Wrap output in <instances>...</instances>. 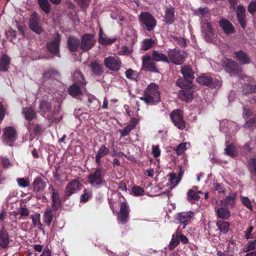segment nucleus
Listing matches in <instances>:
<instances>
[{"mask_svg": "<svg viewBox=\"0 0 256 256\" xmlns=\"http://www.w3.org/2000/svg\"><path fill=\"white\" fill-rule=\"evenodd\" d=\"M140 99L148 104H152L159 102L160 92L158 86L154 83L150 84L144 92V96L140 97Z\"/></svg>", "mask_w": 256, "mask_h": 256, "instance_id": "f257e3e1", "label": "nucleus"}, {"mask_svg": "<svg viewBox=\"0 0 256 256\" xmlns=\"http://www.w3.org/2000/svg\"><path fill=\"white\" fill-rule=\"evenodd\" d=\"M183 80L182 79L178 80L176 84L180 88L183 89L180 91L178 93V97L180 98L184 101H190L193 99L194 90L192 88L191 84H183Z\"/></svg>", "mask_w": 256, "mask_h": 256, "instance_id": "f03ea898", "label": "nucleus"}, {"mask_svg": "<svg viewBox=\"0 0 256 256\" xmlns=\"http://www.w3.org/2000/svg\"><path fill=\"white\" fill-rule=\"evenodd\" d=\"M214 23L206 19L201 22V31L206 40L211 42L214 36Z\"/></svg>", "mask_w": 256, "mask_h": 256, "instance_id": "7ed1b4c3", "label": "nucleus"}, {"mask_svg": "<svg viewBox=\"0 0 256 256\" xmlns=\"http://www.w3.org/2000/svg\"><path fill=\"white\" fill-rule=\"evenodd\" d=\"M142 27L148 31L152 30L156 25V20L148 12H142L139 16Z\"/></svg>", "mask_w": 256, "mask_h": 256, "instance_id": "20e7f679", "label": "nucleus"}, {"mask_svg": "<svg viewBox=\"0 0 256 256\" xmlns=\"http://www.w3.org/2000/svg\"><path fill=\"white\" fill-rule=\"evenodd\" d=\"M82 182L78 179L74 180L68 183L66 187L64 196L69 197L82 189Z\"/></svg>", "mask_w": 256, "mask_h": 256, "instance_id": "39448f33", "label": "nucleus"}, {"mask_svg": "<svg viewBox=\"0 0 256 256\" xmlns=\"http://www.w3.org/2000/svg\"><path fill=\"white\" fill-rule=\"evenodd\" d=\"M102 168H96L88 176L90 184L94 186H99L102 183L104 177L102 176Z\"/></svg>", "mask_w": 256, "mask_h": 256, "instance_id": "423d86ee", "label": "nucleus"}, {"mask_svg": "<svg viewBox=\"0 0 256 256\" xmlns=\"http://www.w3.org/2000/svg\"><path fill=\"white\" fill-rule=\"evenodd\" d=\"M168 56L172 62L180 64L184 62L186 54L184 52L174 48L169 50Z\"/></svg>", "mask_w": 256, "mask_h": 256, "instance_id": "0eeeda50", "label": "nucleus"}, {"mask_svg": "<svg viewBox=\"0 0 256 256\" xmlns=\"http://www.w3.org/2000/svg\"><path fill=\"white\" fill-rule=\"evenodd\" d=\"M223 65L226 71L232 76L240 72L238 64L232 60H226L223 62Z\"/></svg>", "mask_w": 256, "mask_h": 256, "instance_id": "6e6552de", "label": "nucleus"}, {"mask_svg": "<svg viewBox=\"0 0 256 256\" xmlns=\"http://www.w3.org/2000/svg\"><path fill=\"white\" fill-rule=\"evenodd\" d=\"M170 118L174 124L180 129H184L186 127L180 110L173 111L170 114Z\"/></svg>", "mask_w": 256, "mask_h": 256, "instance_id": "1a4fd4ad", "label": "nucleus"}, {"mask_svg": "<svg viewBox=\"0 0 256 256\" xmlns=\"http://www.w3.org/2000/svg\"><path fill=\"white\" fill-rule=\"evenodd\" d=\"M104 64L112 70H118L120 68L121 62L116 56H109L104 59Z\"/></svg>", "mask_w": 256, "mask_h": 256, "instance_id": "9d476101", "label": "nucleus"}, {"mask_svg": "<svg viewBox=\"0 0 256 256\" xmlns=\"http://www.w3.org/2000/svg\"><path fill=\"white\" fill-rule=\"evenodd\" d=\"M129 208L127 203L123 202L120 204V211L118 214V220L119 223L125 224L128 220Z\"/></svg>", "mask_w": 256, "mask_h": 256, "instance_id": "9b49d317", "label": "nucleus"}, {"mask_svg": "<svg viewBox=\"0 0 256 256\" xmlns=\"http://www.w3.org/2000/svg\"><path fill=\"white\" fill-rule=\"evenodd\" d=\"M96 40L92 35L86 34L84 35L82 40L80 48L84 50H88L94 45Z\"/></svg>", "mask_w": 256, "mask_h": 256, "instance_id": "f8f14e48", "label": "nucleus"}, {"mask_svg": "<svg viewBox=\"0 0 256 256\" xmlns=\"http://www.w3.org/2000/svg\"><path fill=\"white\" fill-rule=\"evenodd\" d=\"M30 28L36 34H40L42 32V28L41 24L38 18V15L36 13H34L30 20Z\"/></svg>", "mask_w": 256, "mask_h": 256, "instance_id": "ddd939ff", "label": "nucleus"}, {"mask_svg": "<svg viewBox=\"0 0 256 256\" xmlns=\"http://www.w3.org/2000/svg\"><path fill=\"white\" fill-rule=\"evenodd\" d=\"M16 132L14 128L8 127L5 128L3 134V138L4 141L9 144L12 145V142L16 140Z\"/></svg>", "mask_w": 256, "mask_h": 256, "instance_id": "4468645a", "label": "nucleus"}, {"mask_svg": "<svg viewBox=\"0 0 256 256\" xmlns=\"http://www.w3.org/2000/svg\"><path fill=\"white\" fill-rule=\"evenodd\" d=\"M142 68L146 70L158 72L155 64L152 62L149 56H146L142 58Z\"/></svg>", "mask_w": 256, "mask_h": 256, "instance_id": "2eb2a0df", "label": "nucleus"}, {"mask_svg": "<svg viewBox=\"0 0 256 256\" xmlns=\"http://www.w3.org/2000/svg\"><path fill=\"white\" fill-rule=\"evenodd\" d=\"M194 216L192 212H182L178 214L176 219L180 223L184 224L182 228H184L187 222L190 221Z\"/></svg>", "mask_w": 256, "mask_h": 256, "instance_id": "dca6fc26", "label": "nucleus"}, {"mask_svg": "<svg viewBox=\"0 0 256 256\" xmlns=\"http://www.w3.org/2000/svg\"><path fill=\"white\" fill-rule=\"evenodd\" d=\"M180 71L186 81V84H192L194 78V72L191 68L189 66H184L182 68Z\"/></svg>", "mask_w": 256, "mask_h": 256, "instance_id": "f3484780", "label": "nucleus"}, {"mask_svg": "<svg viewBox=\"0 0 256 256\" xmlns=\"http://www.w3.org/2000/svg\"><path fill=\"white\" fill-rule=\"evenodd\" d=\"M60 38L59 35H57L56 37L53 40L47 44L48 49L50 52L56 54H59Z\"/></svg>", "mask_w": 256, "mask_h": 256, "instance_id": "a211bd4d", "label": "nucleus"}, {"mask_svg": "<svg viewBox=\"0 0 256 256\" xmlns=\"http://www.w3.org/2000/svg\"><path fill=\"white\" fill-rule=\"evenodd\" d=\"M236 15L241 26L244 28L246 26L244 8L242 6H238L236 10Z\"/></svg>", "mask_w": 256, "mask_h": 256, "instance_id": "6ab92c4d", "label": "nucleus"}, {"mask_svg": "<svg viewBox=\"0 0 256 256\" xmlns=\"http://www.w3.org/2000/svg\"><path fill=\"white\" fill-rule=\"evenodd\" d=\"M110 149L104 145H102L96 156V162L98 165L100 164V158L108 154Z\"/></svg>", "mask_w": 256, "mask_h": 256, "instance_id": "aec40b11", "label": "nucleus"}, {"mask_svg": "<svg viewBox=\"0 0 256 256\" xmlns=\"http://www.w3.org/2000/svg\"><path fill=\"white\" fill-rule=\"evenodd\" d=\"M116 40V38H109L103 32L102 28L100 30L98 42L102 45L110 44Z\"/></svg>", "mask_w": 256, "mask_h": 256, "instance_id": "412c9836", "label": "nucleus"}, {"mask_svg": "<svg viewBox=\"0 0 256 256\" xmlns=\"http://www.w3.org/2000/svg\"><path fill=\"white\" fill-rule=\"evenodd\" d=\"M137 123L138 120L136 118H132L128 125L124 130H120L121 136H127L135 128Z\"/></svg>", "mask_w": 256, "mask_h": 256, "instance_id": "4be33fe9", "label": "nucleus"}, {"mask_svg": "<svg viewBox=\"0 0 256 256\" xmlns=\"http://www.w3.org/2000/svg\"><path fill=\"white\" fill-rule=\"evenodd\" d=\"M220 26L226 34H232L234 32V26L226 20H222L220 22Z\"/></svg>", "mask_w": 256, "mask_h": 256, "instance_id": "5701e85b", "label": "nucleus"}, {"mask_svg": "<svg viewBox=\"0 0 256 256\" xmlns=\"http://www.w3.org/2000/svg\"><path fill=\"white\" fill-rule=\"evenodd\" d=\"M235 57L241 64H248L250 62L249 57L242 51L236 52L234 53Z\"/></svg>", "mask_w": 256, "mask_h": 256, "instance_id": "b1692460", "label": "nucleus"}, {"mask_svg": "<svg viewBox=\"0 0 256 256\" xmlns=\"http://www.w3.org/2000/svg\"><path fill=\"white\" fill-rule=\"evenodd\" d=\"M236 198V194L232 192L225 199L221 200V204L224 206H234L235 204Z\"/></svg>", "mask_w": 256, "mask_h": 256, "instance_id": "393cba45", "label": "nucleus"}, {"mask_svg": "<svg viewBox=\"0 0 256 256\" xmlns=\"http://www.w3.org/2000/svg\"><path fill=\"white\" fill-rule=\"evenodd\" d=\"M9 236L6 230L0 231V246L2 248L7 247L9 244Z\"/></svg>", "mask_w": 256, "mask_h": 256, "instance_id": "a878e982", "label": "nucleus"}, {"mask_svg": "<svg viewBox=\"0 0 256 256\" xmlns=\"http://www.w3.org/2000/svg\"><path fill=\"white\" fill-rule=\"evenodd\" d=\"M164 20L167 24H172L174 19V8L172 7L168 8L165 12Z\"/></svg>", "mask_w": 256, "mask_h": 256, "instance_id": "bb28decb", "label": "nucleus"}, {"mask_svg": "<svg viewBox=\"0 0 256 256\" xmlns=\"http://www.w3.org/2000/svg\"><path fill=\"white\" fill-rule=\"evenodd\" d=\"M200 191H197V188L194 187L188 190V199L189 201L198 200L200 198L198 194H201Z\"/></svg>", "mask_w": 256, "mask_h": 256, "instance_id": "cd10ccee", "label": "nucleus"}, {"mask_svg": "<svg viewBox=\"0 0 256 256\" xmlns=\"http://www.w3.org/2000/svg\"><path fill=\"white\" fill-rule=\"evenodd\" d=\"M218 217L222 219H227L230 216V210L225 208H216Z\"/></svg>", "mask_w": 256, "mask_h": 256, "instance_id": "c85d7f7f", "label": "nucleus"}, {"mask_svg": "<svg viewBox=\"0 0 256 256\" xmlns=\"http://www.w3.org/2000/svg\"><path fill=\"white\" fill-rule=\"evenodd\" d=\"M51 192H52V208L54 210H56L60 204L59 194L58 192L53 188H52Z\"/></svg>", "mask_w": 256, "mask_h": 256, "instance_id": "c756f323", "label": "nucleus"}, {"mask_svg": "<svg viewBox=\"0 0 256 256\" xmlns=\"http://www.w3.org/2000/svg\"><path fill=\"white\" fill-rule=\"evenodd\" d=\"M10 58L6 55H4L0 60V72H6L8 70L10 64Z\"/></svg>", "mask_w": 256, "mask_h": 256, "instance_id": "7c9ffc66", "label": "nucleus"}, {"mask_svg": "<svg viewBox=\"0 0 256 256\" xmlns=\"http://www.w3.org/2000/svg\"><path fill=\"white\" fill-rule=\"evenodd\" d=\"M46 184L43 182L41 178H37L35 179L33 183V187L34 190L40 192L44 189Z\"/></svg>", "mask_w": 256, "mask_h": 256, "instance_id": "2f4dec72", "label": "nucleus"}, {"mask_svg": "<svg viewBox=\"0 0 256 256\" xmlns=\"http://www.w3.org/2000/svg\"><path fill=\"white\" fill-rule=\"evenodd\" d=\"M79 40L74 37H70L68 40V48L71 51H75L77 50L79 45Z\"/></svg>", "mask_w": 256, "mask_h": 256, "instance_id": "473e14b6", "label": "nucleus"}, {"mask_svg": "<svg viewBox=\"0 0 256 256\" xmlns=\"http://www.w3.org/2000/svg\"><path fill=\"white\" fill-rule=\"evenodd\" d=\"M212 80V78L210 76L202 74L197 78L198 82L204 85L209 86Z\"/></svg>", "mask_w": 256, "mask_h": 256, "instance_id": "72a5a7b5", "label": "nucleus"}, {"mask_svg": "<svg viewBox=\"0 0 256 256\" xmlns=\"http://www.w3.org/2000/svg\"><path fill=\"white\" fill-rule=\"evenodd\" d=\"M179 234L176 231L172 236V238L169 244V248L170 250H174L179 244Z\"/></svg>", "mask_w": 256, "mask_h": 256, "instance_id": "f704fd0d", "label": "nucleus"}, {"mask_svg": "<svg viewBox=\"0 0 256 256\" xmlns=\"http://www.w3.org/2000/svg\"><path fill=\"white\" fill-rule=\"evenodd\" d=\"M68 92L72 96H76L81 94L82 90L80 86L76 84H74L70 87Z\"/></svg>", "mask_w": 256, "mask_h": 256, "instance_id": "c9c22d12", "label": "nucleus"}, {"mask_svg": "<svg viewBox=\"0 0 256 256\" xmlns=\"http://www.w3.org/2000/svg\"><path fill=\"white\" fill-rule=\"evenodd\" d=\"M22 114L25 116V118L28 120H30L35 118L36 113L34 110L31 108H24L22 110Z\"/></svg>", "mask_w": 256, "mask_h": 256, "instance_id": "e433bc0d", "label": "nucleus"}, {"mask_svg": "<svg viewBox=\"0 0 256 256\" xmlns=\"http://www.w3.org/2000/svg\"><path fill=\"white\" fill-rule=\"evenodd\" d=\"M40 8L46 14H48L50 10V5L48 0H38Z\"/></svg>", "mask_w": 256, "mask_h": 256, "instance_id": "4c0bfd02", "label": "nucleus"}, {"mask_svg": "<svg viewBox=\"0 0 256 256\" xmlns=\"http://www.w3.org/2000/svg\"><path fill=\"white\" fill-rule=\"evenodd\" d=\"M152 55V59L155 61L168 62L167 57L162 53L159 52L157 51H154Z\"/></svg>", "mask_w": 256, "mask_h": 256, "instance_id": "58836bf2", "label": "nucleus"}, {"mask_svg": "<svg viewBox=\"0 0 256 256\" xmlns=\"http://www.w3.org/2000/svg\"><path fill=\"white\" fill-rule=\"evenodd\" d=\"M216 225L220 231L224 234L226 233L229 229L230 224L228 222L219 220L217 222Z\"/></svg>", "mask_w": 256, "mask_h": 256, "instance_id": "ea45409f", "label": "nucleus"}, {"mask_svg": "<svg viewBox=\"0 0 256 256\" xmlns=\"http://www.w3.org/2000/svg\"><path fill=\"white\" fill-rule=\"evenodd\" d=\"M225 152L231 157H234L237 155L236 148L233 144L228 146L225 148Z\"/></svg>", "mask_w": 256, "mask_h": 256, "instance_id": "a19ab883", "label": "nucleus"}, {"mask_svg": "<svg viewBox=\"0 0 256 256\" xmlns=\"http://www.w3.org/2000/svg\"><path fill=\"white\" fill-rule=\"evenodd\" d=\"M180 178L176 177L174 173L170 174L169 183L172 186V188L176 186L180 182Z\"/></svg>", "mask_w": 256, "mask_h": 256, "instance_id": "79ce46f5", "label": "nucleus"}, {"mask_svg": "<svg viewBox=\"0 0 256 256\" xmlns=\"http://www.w3.org/2000/svg\"><path fill=\"white\" fill-rule=\"evenodd\" d=\"M128 38H130L132 43H134L136 40L137 36L136 31L132 28L129 29L126 32Z\"/></svg>", "mask_w": 256, "mask_h": 256, "instance_id": "37998d69", "label": "nucleus"}, {"mask_svg": "<svg viewBox=\"0 0 256 256\" xmlns=\"http://www.w3.org/2000/svg\"><path fill=\"white\" fill-rule=\"evenodd\" d=\"M40 216L39 214H36L32 216V222L34 227L40 228L41 226Z\"/></svg>", "mask_w": 256, "mask_h": 256, "instance_id": "c03bdc74", "label": "nucleus"}, {"mask_svg": "<svg viewBox=\"0 0 256 256\" xmlns=\"http://www.w3.org/2000/svg\"><path fill=\"white\" fill-rule=\"evenodd\" d=\"M154 44V42L152 39H146L142 42V48L143 50H146L150 48Z\"/></svg>", "mask_w": 256, "mask_h": 256, "instance_id": "a18cd8bd", "label": "nucleus"}, {"mask_svg": "<svg viewBox=\"0 0 256 256\" xmlns=\"http://www.w3.org/2000/svg\"><path fill=\"white\" fill-rule=\"evenodd\" d=\"M248 168L250 172L256 175V160L251 158L248 162Z\"/></svg>", "mask_w": 256, "mask_h": 256, "instance_id": "49530a36", "label": "nucleus"}, {"mask_svg": "<svg viewBox=\"0 0 256 256\" xmlns=\"http://www.w3.org/2000/svg\"><path fill=\"white\" fill-rule=\"evenodd\" d=\"M189 144L186 142H183L180 144L175 150L178 154H181L184 152L187 148V146H189Z\"/></svg>", "mask_w": 256, "mask_h": 256, "instance_id": "de8ad7c7", "label": "nucleus"}, {"mask_svg": "<svg viewBox=\"0 0 256 256\" xmlns=\"http://www.w3.org/2000/svg\"><path fill=\"white\" fill-rule=\"evenodd\" d=\"M194 14L200 17H204L208 14V10L207 8H200L194 10Z\"/></svg>", "mask_w": 256, "mask_h": 256, "instance_id": "09e8293b", "label": "nucleus"}, {"mask_svg": "<svg viewBox=\"0 0 256 256\" xmlns=\"http://www.w3.org/2000/svg\"><path fill=\"white\" fill-rule=\"evenodd\" d=\"M92 192L90 190H84V194L81 196L80 200L82 202H86L92 197Z\"/></svg>", "mask_w": 256, "mask_h": 256, "instance_id": "8fccbe9b", "label": "nucleus"}, {"mask_svg": "<svg viewBox=\"0 0 256 256\" xmlns=\"http://www.w3.org/2000/svg\"><path fill=\"white\" fill-rule=\"evenodd\" d=\"M132 49L131 47L122 46L119 50L118 53L121 55H128L131 54Z\"/></svg>", "mask_w": 256, "mask_h": 256, "instance_id": "3c124183", "label": "nucleus"}, {"mask_svg": "<svg viewBox=\"0 0 256 256\" xmlns=\"http://www.w3.org/2000/svg\"><path fill=\"white\" fill-rule=\"evenodd\" d=\"M241 200L242 204L250 210H252V206L250 199L246 196H242Z\"/></svg>", "mask_w": 256, "mask_h": 256, "instance_id": "603ef678", "label": "nucleus"}, {"mask_svg": "<svg viewBox=\"0 0 256 256\" xmlns=\"http://www.w3.org/2000/svg\"><path fill=\"white\" fill-rule=\"evenodd\" d=\"M52 220V212L51 210H48L44 214V222L50 225Z\"/></svg>", "mask_w": 256, "mask_h": 256, "instance_id": "864d4df0", "label": "nucleus"}, {"mask_svg": "<svg viewBox=\"0 0 256 256\" xmlns=\"http://www.w3.org/2000/svg\"><path fill=\"white\" fill-rule=\"evenodd\" d=\"M18 184L20 186L25 188L30 184V182L26 179L24 178H18L16 180Z\"/></svg>", "mask_w": 256, "mask_h": 256, "instance_id": "5fc2aeb1", "label": "nucleus"}, {"mask_svg": "<svg viewBox=\"0 0 256 256\" xmlns=\"http://www.w3.org/2000/svg\"><path fill=\"white\" fill-rule=\"evenodd\" d=\"M90 68L92 72L96 74H98L101 72L100 66V64L97 63H92L90 65Z\"/></svg>", "mask_w": 256, "mask_h": 256, "instance_id": "6e6d98bb", "label": "nucleus"}, {"mask_svg": "<svg viewBox=\"0 0 256 256\" xmlns=\"http://www.w3.org/2000/svg\"><path fill=\"white\" fill-rule=\"evenodd\" d=\"M74 80L76 82L82 84L84 82V78L82 74L80 72H77L74 74Z\"/></svg>", "mask_w": 256, "mask_h": 256, "instance_id": "4d7b16f0", "label": "nucleus"}, {"mask_svg": "<svg viewBox=\"0 0 256 256\" xmlns=\"http://www.w3.org/2000/svg\"><path fill=\"white\" fill-rule=\"evenodd\" d=\"M126 76L130 80H134L137 76L136 72L132 69H129L126 72Z\"/></svg>", "mask_w": 256, "mask_h": 256, "instance_id": "13d9d810", "label": "nucleus"}, {"mask_svg": "<svg viewBox=\"0 0 256 256\" xmlns=\"http://www.w3.org/2000/svg\"><path fill=\"white\" fill-rule=\"evenodd\" d=\"M132 192L135 196H138L143 194L144 190L140 186H134L132 189Z\"/></svg>", "mask_w": 256, "mask_h": 256, "instance_id": "bf43d9fd", "label": "nucleus"}, {"mask_svg": "<svg viewBox=\"0 0 256 256\" xmlns=\"http://www.w3.org/2000/svg\"><path fill=\"white\" fill-rule=\"evenodd\" d=\"M40 108L42 112H46L50 110V105L48 102L43 101L40 102Z\"/></svg>", "mask_w": 256, "mask_h": 256, "instance_id": "052dcab7", "label": "nucleus"}, {"mask_svg": "<svg viewBox=\"0 0 256 256\" xmlns=\"http://www.w3.org/2000/svg\"><path fill=\"white\" fill-rule=\"evenodd\" d=\"M171 40L176 42L179 45L184 46H186V42L183 38H178L175 36H171Z\"/></svg>", "mask_w": 256, "mask_h": 256, "instance_id": "680f3d73", "label": "nucleus"}, {"mask_svg": "<svg viewBox=\"0 0 256 256\" xmlns=\"http://www.w3.org/2000/svg\"><path fill=\"white\" fill-rule=\"evenodd\" d=\"M248 11L252 14L256 12V1H252L250 3L248 6Z\"/></svg>", "mask_w": 256, "mask_h": 256, "instance_id": "e2e57ef3", "label": "nucleus"}, {"mask_svg": "<svg viewBox=\"0 0 256 256\" xmlns=\"http://www.w3.org/2000/svg\"><path fill=\"white\" fill-rule=\"evenodd\" d=\"M256 248V240L254 241L250 242L247 246L246 251H250Z\"/></svg>", "mask_w": 256, "mask_h": 256, "instance_id": "0e129e2a", "label": "nucleus"}, {"mask_svg": "<svg viewBox=\"0 0 256 256\" xmlns=\"http://www.w3.org/2000/svg\"><path fill=\"white\" fill-rule=\"evenodd\" d=\"M213 185L215 188L216 190L218 191L219 193L224 192V188L222 184H218L217 182H214Z\"/></svg>", "mask_w": 256, "mask_h": 256, "instance_id": "69168bd1", "label": "nucleus"}, {"mask_svg": "<svg viewBox=\"0 0 256 256\" xmlns=\"http://www.w3.org/2000/svg\"><path fill=\"white\" fill-rule=\"evenodd\" d=\"M152 152L154 157L157 158L159 156L160 154L159 146H153Z\"/></svg>", "mask_w": 256, "mask_h": 256, "instance_id": "338daca9", "label": "nucleus"}, {"mask_svg": "<svg viewBox=\"0 0 256 256\" xmlns=\"http://www.w3.org/2000/svg\"><path fill=\"white\" fill-rule=\"evenodd\" d=\"M19 214L21 216H27L29 215V210L26 208H22L19 210Z\"/></svg>", "mask_w": 256, "mask_h": 256, "instance_id": "774afa93", "label": "nucleus"}]
</instances>
